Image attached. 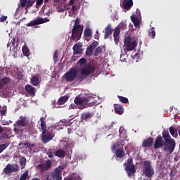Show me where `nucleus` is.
<instances>
[{
	"mask_svg": "<svg viewBox=\"0 0 180 180\" xmlns=\"http://www.w3.org/2000/svg\"><path fill=\"white\" fill-rule=\"evenodd\" d=\"M95 72V65L91 64L86 65L81 70L79 75H78V70L75 68H72L68 72L65 73L64 77L66 82H72L73 81H79L82 82L84 79Z\"/></svg>",
	"mask_w": 180,
	"mask_h": 180,
	"instance_id": "1",
	"label": "nucleus"
},
{
	"mask_svg": "<svg viewBox=\"0 0 180 180\" xmlns=\"http://www.w3.org/2000/svg\"><path fill=\"white\" fill-rule=\"evenodd\" d=\"M162 134V136L159 135L156 137L153 145L155 150L164 147L163 151H167L169 154H172L175 150V146H176L175 139L171 137L169 132L167 130L163 131Z\"/></svg>",
	"mask_w": 180,
	"mask_h": 180,
	"instance_id": "2",
	"label": "nucleus"
},
{
	"mask_svg": "<svg viewBox=\"0 0 180 180\" xmlns=\"http://www.w3.org/2000/svg\"><path fill=\"white\" fill-rule=\"evenodd\" d=\"M79 19L77 18L75 20V25L72 30V35L71 39L74 40V41H78L79 39H81V36L82 35V32L84 30V27L79 25Z\"/></svg>",
	"mask_w": 180,
	"mask_h": 180,
	"instance_id": "3",
	"label": "nucleus"
},
{
	"mask_svg": "<svg viewBox=\"0 0 180 180\" xmlns=\"http://www.w3.org/2000/svg\"><path fill=\"white\" fill-rule=\"evenodd\" d=\"M63 168L58 167L53 172H47L41 180H62Z\"/></svg>",
	"mask_w": 180,
	"mask_h": 180,
	"instance_id": "4",
	"label": "nucleus"
},
{
	"mask_svg": "<svg viewBox=\"0 0 180 180\" xmlns=\"http://www.w3.org/2000/svg\"><path fill=\"white\" fill-rule=\"evenodd\" d=\"M142 172L146 178H153V176H154L155 172L154 167L151 165V162L150 160H145L143 162V169Z\"/></svg>",
	"mask_w": 180,
	"mask_h": 180,
	"instance_id": "5",
	"label": "nucleus"
},
{
	"mask_svg": "<svg viewBox=\"0 0 180 180\" xmlns=\"http://www.w3.org/2000/svg\"><path fill=\"white\" fill-rule=\"evenodd\" d=\"M127 25L124 22H120V25L115 27L113 33L114 41L115 44H117L120 40V29L122 30H126Z\"/></svg>",
	"mask_w": 180,
	"mask_h": 180,
	"instance_id": "6",
	"label": "nucleus"
},
{
	"mask_svg": "<svg viewBox=\"0 0 180 180\" xmlns=\"http://www.w3.org/2000/svg\"><path fill=\"white\" fill-rule=\"evenodd\" d=\"M125 171L127 173L128 176H133L136 174V167L133 164V159H128L125 165Z\"/></svg>",
	"mask_w": 180,
	"mask_h": 180,
	"instance_id": "7",
	"label": "nucleus"
},
{
	"mask_svg": "<svg viewBox=\"0 0 180 180\" xmlns=\"http://www.w3.org/2000/svg\"><path fill=\"white\" fill-rule=\"evenodd\" d=\"M16 124L18 126H21L22 127H27V130H32L33 129V125L29 124V120L25 117L21 116L19 117V120L17 121Z\"/></svg>",
	"mask_w": 180,
	"mask_h": 180,
	"instance_id": "8",
	"label": "nucleus"
},
{
	"mask_svg": "<svg viewBox=\"0 0 180 180\" xmlns=\"http://www.w3.org/2000/svg\"><path fill=\"white\" fill-rule=\"evenodd\" d=\"M19 171V165L17 164L11 165L8 164L6 167L4 169V172L6 175H11L13 172H18Z\"/></svg>",
	"mask_w": 180,
	"mask_h": 180,
	"instance_id": "9",
	"label": "nucleus"
},
{
	"mask_svg": "<svg viewBox=\"0 0 180 180\" xmlns=\"http://www.w3.org/2000/svg\"><path fill=\"white\" fill-rule=\"evenodd\" d=\"M89 101H91V96H86L82 98L76 97L74 102L76 105H80L81 106L82 103H87V102H89Z\"/></svg>",
	"mask_w": 180,
	"mask_h": 180,
	"instance_id": "10",
	"label": "nucleus"
},
{
	"mask_svg": "<svg viewBox=\"0 0 180 180\" xmlns=\"http://www.w3.org/2000/svg\"><path fill=\"white\" fill-rule=\"evenodd\" d=\"M120 6L122 9L130 11L133 7V0H122V2L120 3Z\"/></svg>",
	"mask_w": 180,
	"mask_h": 180,
	"instance_id": "11",
	"label": "nucleus"
},
{
	"mask_svg": "<svg viewBox=\"0 0 180 180\" xmlns=\"http://www.w3.org/2000/svg\"><path fill=\"white\" fill-rule=\"evenodd\" d=\"M72 50H73L74 55L82 54V53L84 52V51L82 50V44L79 43L75 44L72 47Z\"/></svg>",
	"mask_w": 180,
	"mask_h": 180,
	"instance_id": "12",
	"label": "nucleus"
},
{
	"mask_svg": "<svg viewBox=\"0 0 180 180\" xmlns=\"http://www.w3.org/2000/svg\"><path fill=\"white\" fill-rule=\"evenodd\" d=\"M53 134H51V132H48L42 134V142H44L45 144L46 143H49V141H51V140H53Z\"/></svg>",
	"mask_w": 180,
	"mask_h": 180,
	"instance_id": "13",
	"label": "nucleus"
},
{
	"mask_svg": "<svg viewBox=\"0 0 180 180\" xmlns=\"http://www.w3.org/2000/svg\"><path fill=\"white\" fill-rule=\"evenodd\" d=\"M42 23H46V20L44 18H39L35 20L30 22L27 26H37V25H41Z\"/></svg>",
	"mask_w": 180,
	"mask_h": 180,
	"instance_id": "14",
	"label": "nucleus"
},
{
	"mask_svg": "<svg viewBox=\"0 0 180 180\" xmlns=\"http://www.w3.org/2000/svg\"><path fill=\"white\" fill-rule=\"evenodd\" d=\"M153 143H154V141H153V138L149 137L147 139H145L142 143V147H153Z\"/></svg>",
	"mask_w": 180,
	"mask_h": 180,
	"instance_id": "15",
	"label": "nucleus"
},
{
	"mask_svg": "<svg viewBox=\"0 0 180 180\" xmlns=\"http://www.w3.org/2000/svg\"><path fill=\"white\" fill-rule=\"evenodd\" d=\"M41 122V129L42 130V134H46L47 131V125L46 124V118L41 117L40 118Z\"/></svg>",
	"mask_w": 180,
	"mask_h": 180,
	"instance_id": "16",
	"label": "nucleus"
},
{
	"mask_svg": "<svg viewBox=\"0 0 180 180\" xmlns=\"http://www.w3.org/2000/svg\"><path fill=\"white\" fill-rule=\"evenodd\" d=\"M137 46V41H133L131 44H128V45H126L125 50L127 51H133L134 49Z\"/></svg>",
	"mask_w": 180,
	"mask_h": 180,
	"instance_id": "17",
	"label": "nucleus"
},
{
	"mask_svg": "<svg viewBox=\"0 0 180 180\" xmlns=\"http://www.w3.org/2000/svg\"><path fill=\"white\" fill-rule=\"evenodd\" d=\"M114 110L115 112V113H117V115H123L124 110L123 109V106H122V105L120 104H116L115 108H114Z\"/></svg>",
	"mask_w": 180,
	"mask_h": 180,
	"instance_id": "18",
	"label": "nucleus"
},
{
	"mask_svg": "<svg viewBox=\"0 0 180 180\" xmlns=\"http://www.w3.org/2000/svg\"><path fill=\"white\" fill-rule=\"evenodd\" d=\"M112 25H108L105 29L104 39H109V37L112 34Z\"/></svg>",
	"mask_w": 180,
	"mask_h": 180,
	"instance_id": "19",
	"label": "nucleus"
},
{
	"mask_svg": "<svg viewBox=\"0 0 180 180\" xmlns=\"http://www.w3.org/2000/svg\"><path fill=\"white\" fill-rule=\"evenodd\" d=\"M25 91L27 92V94H29V95L34 96V87H33L32 85L27 84L25 86Z\"/></svg>",
	"mask_w": 180,
	"mask_h": 180,
	"instance_id": "20",
	"label": "nucleus"
},
{
	"mask_svg": "<svg viewBox=\"0 0 180 180\" xmlns=\"http://www.w3.org/2000/svg\"><path fill=\"white\" fill-rule=\"evenodd\" d=\"M11 82V79H9V77H4L2 79H0V89H2V88H4V86H5V85H6V84H8Z\"/></svg>",
	"mask_w": 180,
	"mask_h": 180,
	"instance_id": "21",
	"label": "nucleus"
},
{
	"mask_svg": "<svg viewBox=\"0 0 180 180\" xmlns=\"http://www.w3.org/2000/svg\"><path fill=\"white\" fill-rule=\"evenodd\" d=\"M117 158H123L125 155L124 150L122 148H117L115 151Z\"/></svg>",
	"mask_w": 180,
	"mask_h": 180,
	"instance_id": "22",
	"label": "nucleus"
},
{
	"mask_svg": "<svg viewBox=\"0 0 180 180\" xmlns=\"http://www.w3.org/2000/svg\"><path fill=\"white\" fill-rule=\"evenodd\" d=\"M131 20L133 22L135 27H139V26H140V20L136 15H131Z\"/></svg>",
	"mask_w": 180,
	"mask_h": 180,
	"instance_id": "23",
	"label": "nucleus"
},
{
	"mask_svg": "<svg viewBox=\"0 0 180 180\" xmlns=\"http://www.w3.org/2000/svg\"><path fill=\"white\" fill-rule=\"evenodd\" d=\"M55 155L59 158H64V157H65V151L62 149H59L55 152Z\"/></svg>",
	"mask_w": 180,
	"mask_h": 180,
	"instance_id": "24",
	"label": "nucleus"
},
{
	"mask_svg": "<svg viewBox=\"0 0 180 180\" xmlns=\"http://www.w3.org/2000/svg\"><path fill=\"white\" fill-rule=\"evenodd\" d=\"M31 84L34 85V86H37L39 84H40V80L37 76H34L31 78Z\"/></svg>",
	"mask_w": 180,
	"mask_h": 180,
	"instance_id": "25",
	"label": "nucleus"
},
{
	"mask_svg": "<svg viewBox=\"0 0 180 180\" xmlns=\"http://www.w3.org/2000/svg\"><path fill=\"white\" fill-rule=\"evenodd\" d=\"M67 101H68V96H62L58 100L56 105H64Z\"/></svg>",
	"mask_w": 180,
	"mask_h": 180,
	"instance_id": "26",
	"label": "nucleus"
},
{
	"mask_svg": "<svg viewBox=\"0 0 180 180\" xmlns=\"http://www.w3.org/2000/svg\"><path fill=\"white\" fill-rule=\"evenodd\" d=\"M169 133L171 134V136H172V137H174L175 139H176V137H178V131L176 129H175V128H174V127H170L169 128Z\"/></svg>",
	"mask_w": 180,
	"mask_h": 180,
	"instance_id": "27",
	"label": "nucleus"
},
{
	"mask_svg": "<svg viewBox=\"0 0 180 180\" xmlns=\"http://www.w3.org/2000/svg\"><path fill=\"white\" fill-rule=\"evenodd\" d=\"M19 165L21 167V169H23L26 167V158L20 157L19 160Z\"/></svg>",
	"mask_w": 180,
	"mask_h": 180,
	"instance_id": "28",
	"label": "nucleus"
},
{
	"mask_svg": "<svg viewBox=\"0 0 180 180\" xmlns=\"http://www.w3.org/2000/svg\"><path fill=\"white\" fill-rule=\"evenodd\" d=\"M119 132L120 139H125V137H127V131L126 129H124L123 127L120 128Z\"/></svg>",
	"mask_w": 180,
	"mask_h": 180,
	"instance_id": "29",
	"label": "nucleus"
},
{
	"mask_svg": "<svg viewBox=\"0 0 180 180\" xmlns=\"http://www.w3.org/2000/svg\"><path fill=\"white\" fill-rule=\"evenodd\" d=\"M148 36L150 37V39H154L155 37V28L152 27L148 31Z\"/></svg>",
	"mask_w": 180,
	"mask_h": 180,
	"instance_id": "30",
	"label": "nucleus"
},
{
	"mask_svg": "<svg viewBox=\"0 0 180 180\" xmlns=\"http://www.w3.org/2000/svg\"><path fill=\"white\" fill-rule=\"evenodd\" d=\"M88 119H91V113L84 112L82 115V120H84L85 122H86Z\"/></svg>",
	"mask_w": 180,
	"mask_h": 180,
	"instance_id": "31",
	"label": "nucleus"
},
{
	"mask_svg": "<svg viewBox=\"0 0 180 180\" xmlns=\"http://www.w3.org/2000/svg\"><path fill=\"white\" fill-rule=\"evenodd\" d=\"M16 41V39L15 37H13L10 41L7 44V47H10V49H12V47H15V43Z\"/></svg>",
	"mask_w": 180,
	"mask_h": 180,
	"instance_id": "32",
	"label": "nucleus"
},
{
	"mask_svg": "<svg viewBox=\"0 0 180 180\" xmlns=\"http://www.w3.org/2000/svg\"><path fill=\"white\" fill-rule=\"evenodd\" d=\"M29 179V171L26 170L22 174H21V176L20 178V180H26Z\"/></svg>",
	"mask_w": 180,
	"mask_h": 180,
	"instance_id": "33",
	"label": "nucleus"
},
{
	"mask_svg": "<svg viewBox=\"0 0 180 180\" xmlns=\"http://www.w3.org/2000/svg\"><path fill=\"white\" fill-rule=\"evenodd\" d=\"M117 98L122 103H129V99L127 98L121 96H117Z\"/></svg>",
	"mask_w": 180,
	"mask_h": 180,
	"instance_id": "34",
	"label": "nucleus"
},
{
	"mask_svg": "<svg viewBox=\"0 0 180 180\" xmlns=\"http://www.w3.org/2000/svg\"><path fill=\"white\" fill-rule=\"evenodd\" d=\"M94 50L92 48H90V46L87 47L86 49V56L87 57H91L92 56V53H94Z\"/></svg>",
	"mask_w": 180,
	"mask_h": 180,
	"instance_id": "35",
	"label": "nucleus"
},
{
	"mask_svg": "<svg viewBox=\"0 0 180 180\" xmlns=\"http://www.w3.org/2000/svg\"><path fill=\"white\" fill-rule=\"evenodd\" d=\"M96 105V101L91 102L89 105H82L78 107V109H85V108H88V106H95Z\"/></svg>",
	"mask_w": 180,
	"mask_h": 180,
	"instance_id": "36",
	"label": "nucleus"
},
{
	"mask_svg": "<svg viewBox=\"0 0 180 180\" xmlns=\"http://www.w3.org/2000/svg\"><path fill=\"white\" fill-rule=\"evenodd\" d=\"M37 169L41 172V174H43L46 171V167L44 166V164L41 163L37 165Z\"/></svg>",
	"mask_w": 180,
	"mask_h": 180,
	"instance_id": "37",
	"label": "nucleus"
},
{
	"mask_svg": "<svg viewBox=\"0 0 180 180\" xmlns=\"http://www.w3.org/2000/svg\"><path fill=\"white\" fill-rule=\"evenodd\" d=\"M44 167H45V171H49V169L51 168V160H46V162H45Z\"/></svg>",
	"mask_w": 180,
	"mask_h": 180,
	"instance_id": "38",
	"label": "nucleus"
},
{
	"mask_svg": "<svg viewBox=\"0 0 180 180\" xmlns=\"http://www.w3.org/2000/svg\"><path fill=\"white\" fill-rule=\"evenodd\" d=\"M84 36L86 37H91L92 36V30L89 28H87L84 30Z\"/></svg>",
	"mask_w": 180,
	"mask_h": 180,
	"instance_id": "39",
	"label": "nucleus"
},
{
	"mask_svg": "<svg viewBox=\"0 0 180 180\" xmlns=\"http://www.w3.org/2000/svg\"><path fill=\"white\" fill-rule=\"evenodd\" d=\"M101 53H102V46H98L95 50V57H98V56L101 54Z\"/></svg>",
	"mask_w": 180,
	"mask_h": 180,
	"instance_id": "40",
	"label": "nucleus"
},
{
	"mask_svg": "<svg viewBox=\"0 0 180 180\" xmlns=\"http://www.w3.org/2000/svg\"><path fill=\"white\" fill-rule=\"evenodd\" d=\"M131 44V37H127L124 39V46H127L128 44Z\"/></svg>",
	"mask_w": 180,
	"mask_h": 180,
	"instance_id": "41",
	"label": "nucleus"
},
{
	"mask_svg": "<svg viewBox=\"0 0 180 180\" xmlns=\"http://www.w3.org/2000/svg\"><path fill=\"white\" fill-rule=\"evenodd\" d=\"M8 146H9L7 143L0 144V154L4 151V150H6L8 148Z\"/></svg>",
	"mask_w": 180,
	"mask_h": 180,
	"instance_id": "42",
	"label": "nucleus"
},
{
	"mask_svg": "<svg viewBox=\"0 0 180 180\" xmlns=\"http://www.w3.org/2000/svg\"><path fill=\"white\" fill-rule=\"evenodd\" d=\"M36 2V0H28L27 1L26 8H30L33 6V4Z\"/></svg>",
	"mask_w": 180,
	"mask_h": 180,
	"instance_id": "43",
	"label": "nucleus"
},
{
	"mask_svg": "<svg viewBox=\"0 0 180 180\" xmlns=\"http://www.w3.org/2000/svg\"><path fill=\"white\" fill-rule=\"evenodd\" d=\"M99 43L97 41H94L89 47L91 48L93 50H95L96 47H98V45Z\"/></svg>",
	"mask_w": 180,
	"mask_h": 180,
	"instance_id": "44",
	"label": "nucleus"
},
{
	"mask_svg": "<svg viewBox=\"0 0 180 180\" xmlns=\"http://www.w3.org/2000/svg\"><path fill=\"white\" fill-rule=\"evenodd\" d=\"M53 60L55 63H57L58 61V51H55L53 53Z\"/></svg>",
	"mask_w": 180,
	"mask_h": 180,
	"instance_id": "45",
	"label": "nucleus"
},
{
	"mask_svg": "<svg viewBox=\"0 0 180 180\" xmlns=\"http://www.w3.org/2000/svg\"><path fill=\"white\" fill-rule=\"evenodd\" d=\"M78 63L80 65H84V64H86V60L84 58H82L79 60Z\"/></svg>",
	"mask_w": 180,
	"mask_h": 180,
	"instance_id": "46",
	"label": "nucleus"
},
{
	"mask_svg": "<svg viewBox=\"0 0 180 180\" xmlns=\"http://www.w3.org/2000/svg\"><path fill=\"white\" fill-rule=\"evenodd\" d=\"M44 0H37L36 8H40Z\"/></svg>",
	"mask_w": 180,
	"mask_h": 180,
	"instance_id": "47",
	"label": "nucleus"
},
{
	"mask_svg": "<svg viewBox=\"0 0 180 180\" xmlns=\"http://www.w3.org/2000/svg\"><path fill=\"white\" fill-rule=\"evenodd\" d=\"M1 140H6V139H9V135H8V134H6V133L2 134L1 135Z\"/></svg>",
	"mask_w": 180,
	"mask_h": 180,
	"instance_id": "48",
	"label": "nucleus"
},
{
	"mask_svg": "<svg viewBox=\"0 0 180 180\" xmlns=\"http://www.w3.org/2000/svg\"><path fill=\"white\" fill-rule=\"evenodd\" d=\"M22 53L24 56L27 57L29 56V49H27V48H22Z\"/></svg>",
	"mask_w": 180,
	"mask_h": 180,
	"instance_id": "49",
	"label": "nucleus"
},
{
	"mask_svg": "<svg viewBox=\"0 0 180 180\" xmlns=\"http://www.w3.org/2000/svg\"><path fill=\"white\" fill-rule=\"evenodd\" d=\"M119 146H120V142H117L115 143H114L112 146V151H115V150H116V148L117 147H119Z\"/></svg>",
	"mask_w": 180,
	"mask_h": 180,
	"instance_id": "50",
	"label": "nucleus"
},
{
	"mask_svg": "<svg viewBox=\"0 0 180 180\" xmlns=\"http://www.w3.org/2000/svg\"><path fill=\"white\" fill-rule=\"evenodd\" d=\"M20 6L21 8H25L27 4V0H20Z\"/></svg>",
	"mask_w": 180,
	"mask_h": 180,
	"instance_id": "51",
	"label": "nucleus"
},
{
	"mask_svg": "<svg viewBox=\"0 0 180 180\" xmlns=\"http://www.w3.org/2000/svg\"><path fill=\"white\" fill-rule=\"evenodd\" d=\"M0 113L1 116H5L6 115V108H4L3 110H0Z\"/></svg>",
	"mask_w": 180,
	"mask_h": 180,
	"instance_id": "52",
	"label": "nucleus"
},
{
	"mask_svg": "<svg viewBox=\"0 0 180 180\" xmlns=\"http://www.w3.org/2000/svg\"><path fill=\"white\" fill-rule=\"evenodd\" d=\"M27 147L29 148H34L36 147V144L34 143H27Z\"/></svg>",
	"mask_w": 180,
	"mask_h": 180,
	"instance_id": "53",
	"label": "nucleus"
},
{
	"mask_svg": "<svg viewBox=\"0 0 180 180\" xmlns=\"http://www.w3.org/2000/svg\"><path fill=\"white\" fill-rule=\"evenodd\" d=\"M113 124H115V122H112L110 125H109L108 127H106V129H108V130H110V129H113Z\"/></svg>",
	"mask_w": 180,
	"mask_h": 180,
	"instance_id": "54",
	"label": "nucleus"
},
{
	"mask_svg": "<svg viewBox=\"0 0 180 180\" xmlns=\"http://www.w3.org/2000/svg\"><path fill=\"white\" fill-rule=\"evenodd\" d=\"M6 19H8L7 16H1L0 18V22H5V20H6Z\"/></svg>",
	"mask_w": 180,
	"mask_h": 180,
	"instance_id": "55",
	"label": "nucleus"
},
{
	"mask_svg": "<svg viewBox=\"0 0 180 180\" xmlns=\"http://www.w3.org/2000/svg\"><path fill=\"white\" fill-rule=\"evenodd\" d=\"M47 155L49 158H53V153H51V152H48Z\"/></svg>",
	"mask_w": 180,
	"mask_h": 180,
	"instance_id": "56",
	"label": "nucleus"
},
{
	"mask_svg": "<svg viewBox=\"0 0 180 180\" xmlns=\"http://www.w3.org/2000/svg\"><path fill=\"white\" fill-rule=\"evenodd\" d=\"M99 32L98 31H96V34L94 37V39H96V40H98L99 39Z\"/></svg>",
	"mask_w": 180,
	"mask_h": 180,
	"instance_id": "57",
	"label": "nucleus"
},
{
	"mask_svg": "<svg viewBox=\"0 0 180 180\" xmlns=\"http://www.w3.org/2000/svg\"><path fill=\"white\" fill-rule=\"evenodd\" d=\"M176 174V173H175V172H174V171H171V172H170V176L172 177V178H173V176H174Z\"/></svg>",
	"mask_w": 180,
	"mask_h": 180,
	"instance_id": "58",
	"label": "nucleus"
},
{
	"mask_svg": "<svg viewBox=\"0 0 180 180\" xmlns=\"http://www.w3.org/2000/svg\"><path fill=\"white\" fill-rule=\"evenodd\" d=\"M77 6H72V12H75V11H77Z\"/></svg>",
	"mask_w": 180,
	"mask_h": 180,
	"instance_id": "59",
	"label": "nucleus"
},
{
	"mask_svg": "<svg viewBox=\"0 0 180 180\" xmlns=\"http://www.w3.org/2000/svg\"><path fill=\"white\" fill-rule=\"evenodd\" d=\"M74 1H75V0H70V1H69V6L74 5Z\"/></svg>",
	"mask_w": 180,
	"mask_h": 180,
	"instance_id": "60",
	"label": "nucleus"
},
{
	"mask_svg": "<svg viewBox=\"0 0 180 180\" xmlns=\"http://www.w3.org/2000/svg\"><path fill=\"white\" fill-rule=\"evenodd\" d=\"M77 60V56H72L71 58V61H75Z\"/></svg>",
	"mask_w": 180,
	"mask_h": 180,
	"instance_id": "61",
	"label": "nucleus"
},
{
	"mask_svg": "<svg viewBox=\"0 0 180 180\" xmlns=\"http://www.w3.org/2000/svg\"><path fill=\"white\" fill-rule=\"evenodd\" d=\"M4 127H0V134H1V133H4Z\"/></svg>",
	"mask_w": 180,
	"mask_h": 180,
	"instance_id": "62",
	"label": "nucleus"
},
{
	"mask_svg": "<svg viewBox=\"0 0 180 180\" xmlns=\"http://www.w3.org/2000/svg\"><path fill=\"white\" fill-rule=\"evenodd\" d=\"M72 129L71 128H68V134H70V133H71V131H72Z\"/></svg>",
	"mask_w": 180,
	"mask_h": 180,
	"instance_id": "63",
	"label": "nucleus"
},
{
	"mask_svg": "<svg viewBox=\"0 0 180 180\" xmlns=\"http://www.w3.org/2000/svg\"><path fill=\"white\" fill-rule=\"evenodd\" d=\"M32 180H40V179L39 178H34Z\"/></svg>",
	"mask_w": 180,
	"mask_h": 180,
	"instance_id": "64",
	"label": "nucleus"
}]
</instances>
